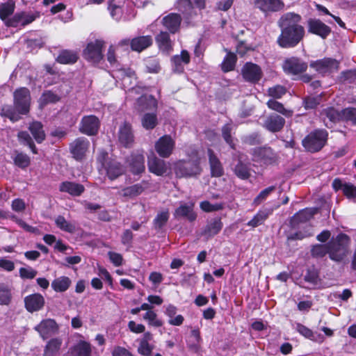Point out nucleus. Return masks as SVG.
Instances as JSON below:
<instances>
[{
	"mask_svg": "<svg viewBox=\"0 0 356 356\" xmlns=\"http://www.w3.org/2000/svg\"><path fill=\"white\" fill-rule=\"evenodd\" d=\"M350 238L345 234H339L328 243L330 258L335 261H342L348 254Z\"/></svg>",
	"mask_w": 356,
	"mask_h": 356,
	"instance_id": "nucleus-3",
	"label": "nucleus"
},
{
	"mask_svg": "<svg viewBox=\"0 0 356 356\" xmlns=\"http://www.w3.org/2000/svg\"><path fill=\"white\" fill-rule=\"evenodd\" d=\"M71 353L74 356H90V345L85 341H80L71 348Z\"/></svg>",
	"mask_w": 356,
	"mask_h": 356,
	"instance_id": "nucleus-38",
	"label": "nucleus"
},
{
	"mask_svg": "<svg viewBox=\"0 0 356 356\" xmlns=\"http://www.w3.org/2000/svg\"><path fill=\"white\" fill-rule=\"evenodd\" d=\"M99 127V119L95 115H88L82 118L79 130L84 134L92 136L97 133Z\"/></svg>",
	"mask_w": 356,
	"mask_h": 356,
	"instance_id": "nucleus-18",
	"label": "nucleus"
},
{
	"mask_svg": "<svg viewBox=\"0 0 356 356\" xmlns=\"http://www.w3.org/2000/svg\"><path fill=\"white\" fill-rule=\"evenodd\" d=\"M72 284V280L67 276H60L55 278L51 284L52 289L57 293H63L68 290Z\"/></svg>",
	"mask_w": 356,
	"mask_h": 356,
	"instance_id": "nucleus-31",
	"label": "nucleus"
},
{
	"mask_svg": "<svg viewBox=\"0 0 356 356\" xmlns=\"http://www.w3.org/2000/svg\"><path fill=\"white\" fill-rule=\"evenodd\" d=\"M119 142L125 147H131L134 141L131 126L124 123L120 126L118 131Z\"/></svg>",
	"mask_w": 356,
	"mask_h": 356,
	"instance_id": "nucleus-23",
	"label": "nucleus"
},
{
	"mask_svg": "<svg viewBox=\"0 0 356 356\" xmlns=\"http://www.w3.org/2000/svg\"><path fill=\"white\" fill-rule=\"evenodd\" d=\"M15 5L13 1H8L6 3L0 4V19L5 22L10 20L8 18L15 10Z\"/></svg>",
	"mask_w": 356,
	"mask_h": 356,
	"instance_id": "nucleus-40",
	"label": "nucleus"
},
{
	"mask_svg": "<svg viewBox=\"0 0 356 356\" xmlns=\"http://www.w3.org/2000/svg\"><path fill=\"white\" fill-rule=\"evenodd\" d=\"M13 96L15 108L9 106H4L1 110V115L15 122L19 119V114L25 115L29 113L31 95L29 90L24 87L17 89Z\"/></svg>",
	"mask_w": 356,
	"mask_h": 356,
	"instance_id": "nucleus-2",
	"label": "nucleus"
},
{
	"mask_svg": "<svg viewBox=\"0 0 356 356\" xmlns=\"http://www.w3.org/2000/svg\"><path fill=\"white\" fill-rule=\"evenodd\" d=\"M147 165L149 170L157 176H161L167 171L165 162L156 157L154 154L148 156Z\"/></svg>",
	"mask_w": 356,
	"mask_h": 356,
	"instance_id": "nucleus-21",
	"label": "nucleus"
},
{
	"mask_svg": "<svg viewBox=\"0 0 356 356\" xmlns=\"http://www.w3.org/2000/svg\"><path fill=\"white\" fill-rule=\"evenodd\" d=\"M318 211L317 208H306L296 213L292 218L293 222H303L310 220Z\"/></svg>",
	"mask_w": 356,
	"mask_h": 356,
	"instance_id": "nucleus-35",
	"label": "nucleus"
},
{
	"mask_svg": "<svg viewBox=\"0 0 356 356\" xmlns=\"http://www.w3.org/2000/svg\"><path fill=\"white\" fill-rule=\"evenodd\" d=\"M343 117L347 120L350 121L353 124H356V108H348L343 111Z\"/></svg>",
	"mask_w": 356,
	"mask_h": 356,
	"instance_id": "nucleus-63",
	"label": "nucleus"
},
{
	"mask_svg": "<svg viewBox=\"0 0 356 356\" xmlns=\"http://www.w3.org/2000/svg\"><path fill=\"white\" fill-rule=\"evenodd\" d=\"M200 207L205 212H213L222 209L223 204L220 203L211 204L209 201L200 202Z\"/></svg>",
	"mask_w": 356,
	"mask_h": 356,
	"instance_id": "nucleus-53",
	"label": "nucleus"
},
{
	"mask_svg": "<svg viewBox=\"0 0 356 356\" xmlns=\"http://www.w3.org/2000/svg\"><path fill=\"white\" fill-rule=\"evenodd\" d=\"M35 330L38 332L40 336L43 339H47L52 335L56 334L59 330L57 323L51 318H47L42 320L37 326Z\"/></svg>",
	"mask_w": 356,
	"mask_h": 356,
	"instance_id": "nucleus-15",
	"label": "nucleus"
},
{
	"mask_svg": "<svg viewBox=\"0 0 356 356\" xmlns=\"http://www.w3.org/2000/svg\"><path fill=\"white\" fill-rule=\"evenodd\" d=\"M129 170L134 175L141 174L145 171V156L143 150L133 152L126 160Z\"/></svg>",
	"mask_w": 356,
	"mask_h": 356,
	"instance_id": "nucleus-9",
	"label": "nucleus"
},
{
	"mask_svg": "<svg viewBox=\"0 0 356 356\" xmlns=\"http://www.w3.org/2000/svg\"><path fill=\"white\" fill-rule=\"evenodd\" d=\"M147 188V184L141 182L122 188L120 194L124 197L134 198L140 195Z\"/></svg>",
	"mask_w": 356,
	"mask_h": 356,
	"instance_id": "nucleus-28",
	"label": "nucleus"
},
{
	"mask_svg": "<svg viewBox=\"0 0 356 356\" xmlns=\"http://www.w3.org/2000/svg\"><path fill=\"white\" fill-rule=\"evenodd\" d=\"M10 301V291L7 287L0 284V305H8Z\"/></svg>",
	"mask_w": 356,
	"mask_h": 356,
	"instance_id": "nucleus-57",
	"label": "nucleus"
},
{
	"mask_svg": "<svg viewBox=\"0 0 356 356\" xmlns=\"http://www.w3.org/2000/svg\"><path fill=\"white\" fill-rule=\"evenodd\" d=\"M152 36H139L131 40V48L133 51L140 52L152 44Z\"/></svg>",
	"mask_w": 356,
	"mask_h": 356,
	"instance_id": "nucleus-30",
	"label": "nucleus"
},
{
	"mask_svg": "<svg viewBox=\"0 0 356 356\" xmlns=\"http://www.w3.org/2000/svg\"><path fill=\"white\" fill-rule=\"evenodd\" d=\"M138 109L140 111L145 110L155 109L157 106V102L151 95H143L137 101Z\"/></svg>",
	"mask_w": 356,
	"mask_h": 356,
	"instance_id": "nucleus-33",
	"label": "nucleus"
},
{
	"mask_svg": "<svg viewBox=\"0 0 356 356\" xmlns=\"http://www.w3.org/2000/svg\"><path fill=\"white\" fill-rule=\"evenodd\" d=\"M39 16L40 15L37 12L17 13L10 19V20L6 21V26L12 27L25 26L33 22L39 17Z\"/></svg>",
	"mask_w": 356,
	"mask_h": 356,
	"instance_id": "nucleus-10",
	"label": "nucleus"
},
{
	"mask_svg": "<svg viewBox=\"0 0 356 356\" xmlns=\"http://www.w3.org/2000/svg\"><path fill=\"white\" fill-rule=\"evenodd\" d=\"M327 139V132L325 130H315L305 138L302 145L309 152H316L323 148Z\"/></svg>",
	"mask_w": 356,
	"mask_h": 356,
	"instance_id": "nucleus-5",
	"label": "nucleus"
},
{
	"mask_svg": "<svg viewBox=\"0 0 356 356\" xmlns=\"http://www.w3.org/2000/svg\"><path fill=\"white\" fill-rule=\"evenodd\" d=\"M156 42L159 49L163 52H168L172 49V41L170 35L167 32L161 31L156 37Z\"/></svg>",
	"mask_w": 356,
	"mask_h": 356,
	"instance_id": "nucleus-39",
	"label": "nucleus"
},
{
	"mask_svg": "<svg viewBox=\"0 0 356 356\" xmlns=\"http://www.w3.org/2000/svg\"><path fill=\"white\" fill-rule=\"evenodd\" d=\"M13 159L14 164L22 169L27 168L31 163L30 157L27 154L17 151L15 152Z\"/></svg>",
	"mask_w": 356,
	"mask_h": 356,
	"instance_id": "nucleus-44",
	"label": "nucleus"
},
{
	"mask_svg": "<svg viewBox=\"0 0 356 356\" xmlns=\"http://www.w3.org/2000/svg\"><path fill=\"white\" fill-rule=\"evenodd\" d=\"M267 106L270 109L275 111L285 117L289 118L293 115L292 111L285 108L282 104L277 102L274 99H269L267 102Z\"/></svg>",
	"mask_w": 356,
	"mask_h": 356,
	"instance_id": "nucleus-42",
	"label": "nucleus"
},
{
	"mask_svg": "<svg viewBox=\"0 0 356 356\" xmlns=\"http://www.w3.org/2000/svg\"><path fill=\"white\" fill-rule=\"evenodd\" d=\"M62 345V339L53 338L45 346L43 356H55L59 351Z\"/></svg>",
	"mask_w": 356,
	"mask_h": 356,
	"instance_id": "nucleus-36",
	"label": "nucleus"
},
{
	"mask_svg": "<svg viewBox=\"0 0 356 356\" xmlns=\"http://www.w3.org/2000/svg\"><path fill=\"white\" fill-rule=\"evenodd\" d=\"M233 126L230 124L224 125L222 128V135L226 143L232 147L234 148V144L232 137Z\"/></svg>",
	"mask_w": 356,
	"mask_h": 356,
	"instance_id": "nucleus-51",
	"label": "nucleus"
},
{
	"mask_svg": "<svg viewBox=\"0 0 356 356\" xmlns=\"http://www.w3.org/2000/svg\"><path fill=\"white\" fill-rule=\"evenodd\" d=\"M191 56L188 51L182 50L180 54L175 55L171 58L172 71L176 73H182L185 65L190 63Z\"/></svg>",
	"mask_w": 356,
	"mask_h": 356,
	"instance_id": "nucleus-20",
	"label": "nucleus"
},
{
	"mask_svg": "<svg viewBox=\"0 0 356 356\" xmlns=\"http://www.w3.org/2000/svg\"><path fill=\"white\" fill-rule=\"evenodd\" d=\"M300 15L294 13H287L280 17L277 24L281 29V33L277 40L280 47H295L303 39L305 31L300 24Z\"/></svg>",
	"mask_w": 356,
	"mask_h": 356,
	"instance_id": "nucleus-1",
	"label": "nucleus"
},
{
	"mask_svg": "<svg viewBox=\"0 0 356 356\" xmlns=\"http://www.w3.org/2000/svg\"><path fill=\"white\" fill-rule=\"evenodd\" d=\"M327 253L329 254L328 243L325 245H316L312 249V254L316 257H323Z\"/></svg>",
	"mask_w": 356,
	"mask_h": 356,
	"instance_id": "nucleus-56",
	"label": "nucleus"
},
{
	"mask_svg": "<svg viewBox=\"0 0 356 356\" xmlns=\"http://www.w3.org/2000/svg\"><path fill=\"white\" fill-rule=\"evenodd\" d=\"M201 172L200 161H179L175 164V172L177 177H193L199 175Z\"/></svg>",
	"mask_w": 356,
	"mask_h": 356,
	"instance_id": "nucleus-6",
	"label": "nucleus"
},
{
	"mask_svg": "<svg viewBox=\"0 0 356 356\" xmlns=\"http://www.w3.org/2000/svg\"><path fill=\"white\" fill-rule=\"evenodd\" d=\"M236 62V56L234 53L228 52L222 63L223 72H229L234 70Z\"/></svg>",
	"mask_w": 356,
	"mask_h": 356,
	"instance_id": "nucleus-47",
	"label": "nucleus"
},
{
	"mask_svg": "<svg viewBox=\"0 0 356 356\" xmlns=\"http://www.w3.org/2000/svg\"><path fill=\"white\" fill-rule=\"evenodd\" d=\"M254 6L264 13L277 12L284 8L282 0H254Z\"/></svg>",
	"mask_w": 356,
	"mask_h": 356,
	"instance_id": "nucleus-19",
	"label": "nucleus"
},
{
	"mask_svg": "<svg viewBox=\"0 0 356 356\" xmlns=\"http://www.w3.org/2000/svg\"><path fill=\"white\" fill-rule=\"evenodd\" d=\"M241 73L246 81L253 83L258 82L263 74L261 67L252 63H246L242 67Z\"/></svg>",
	"mask_w": 356,
	"mask_h": 356,
	"instance_id": "nucleus-16",
	"label": "nucleus"
},
{
	"mask_svg": "<svg viewBox=\"0 0 356 356\" xmlns=\"http://www.w3.org/2000/svg\"><path fill=\"white\" fill-rule=\"evenodd\" d=\"M78 59L77 54L69 50L62 51L58 56L56 60L61 64H73Z\"/></svg>",
	"mask_w": 356,
	"mask_h": 356,
	"instance_id": "nucleus-41",
	"label": "nucleus"
},
{
	"mask_svg": "<svg viewBox=\"0 0 356 356\" xmlns=\"http://www.w3.org/2000/svg\"><path fill=\"white\" fill-rule=\"evenodd\" d=\"M29 130L38 143H41L44 140L45 133L43 129V125L41 122L38 121L32 122L29 126Z\"/></svg>",
	"mask_w": 356,
	"mask_h": 356,
	"instance_id": "nucleus-32",
	"label": "nucleus"
},
{
	"mask_svg": "<svg viewBox=\"0 0 356 356\" xmlns=\"http://www.w3.org/2000/svg\"><path fill=\"white\" fill-rule=\"evenodd\" d=\"M19 275L22 279H33L38 272L31 267L21 268L19 270Z\"/></svg>",
	"mask_w": 356,
	"mask_h": 356,
	"instance_id": "nucleus-61",
	"label": "nucleus"
},
{
	"mask_svg": "<svg viewBox=\"0 0 356 356\" xmlns=\"http://www.w3.org/2000/svg\"><path fill=\"white\" fill-rule=\"evenodd\" d=\"M177 8L180 12L187 16L192 15L193 6L191 0H179L177 2Z\"/></svg>",
	"mask_w": 356,
	"mask_h": 356,
	"instance_id": "nucleus-50",
	"label": "nucleus"
},
{
	"mask_svg": "<svg viewBox=\"0 0 356 356\" xmlns=\"http://www.w3.org/2000/svg\"><path fill=\"white\" fill-rule=\"evenodd\" d=\"M321 101L320 97H307L305 99L304 104L307 109H312L316 108Z\"/></svg>",
	"mask_w": 356,
	"mask_h": 356,
	"instance_id": "nucleus-64",
	"label": "nucleus"
},
{
	"mask_svg": "<svg viewBox=\"0 0 356 356\" xmlns=\"http://www.w3.org/2000/svg\"><path fill=\"white\" fill-rule=\"evenodd\" d=\"M275 190V187L272 186L261 191L259 194L254 198V204L259 205L262 202H264L267 198V197Z\"/></svg>",
	"mask_w": 356,
	"mask_h": 356,
	"instance_id": "nucleus-58",
	"label": "nucleus"
},
{
	"mask_svg": "<svg viewBox=\"0 0 356 356\" xmlns=\"http://www.w3.org/2000/svg\"><path fill=\"white\" fill-rule=\"evenodd\" d=\"M141 122L145 129H152L158 123L156 115L154 113H147L143 116Z\"/></svg>",
	"mask_w": 356,
	"mask_h": 356,
	"instance_id": "nucleus-45",
	"label": "nucleus"
},
{
	"mask_svg": "<svg viewBox=\"0 0 356 356\" xmlns=\"http://www.w3.org/2000/svg\"><path fill=\"white\" fill-rule=\"evenodd\" d=\"M175 147V140L169 135L161 137L155 143V149L162 158H168Z\"/></svg>",
	"mask_w": 356,
	"mask_h": 356,
	"instance_id": "nucleus-11",
	"label": "nucleus"
},
{
	"mask_svg": "<svg viewBox=\"0 0 356 356\" xmlns=\"http://www.w3.org/2000/svg\"><path fill=\"white\" fill-rule=\"evenodd\" d=\"M60 99L59 97L51 91L44 92L40 97V101L44 104L54 103Z\"/></svg>",
	"mask_w": 356,
	"mask_h": 356,
	"instance_id": "nucleus-59",
	"label": "nucleus"
},
{
	"mask_svg": "<svg viewBox=\"0 0 356 356\" xmlns=\"http://www.w3.org/2000/svg\"><path fill=\"white\" fill-rule=\"evenodd\" d=\"M24 303L25 307L29 312H37L44 307V299L41 294L33 293L24 298Z\"/></svg>",
	"mask_w": 356,
	"mask_h": 356,
	"instance_id": "nucleus-22",
	"label": "nucleus"
},
{
	"mask_svg": "<svg viewBox=\"0 0 356 356\" xmlns=\"http://www.w3.org/2000/svg\"><path fill=\"white\" fill-rule=\"evenodd\" d=\"M296 330L301 335L312 341L317 342H323L324 341V337L323 335L314 332L312 330L300 323L297 324Z\"/></svg>",
	"mask_w": 356,
	"mask_h": 356,
	"instance_id": "nucleus-34",
	"label": "nucleus"
},
{
	"mask_svg": "<svg viewBox=\"0 0 356 356\" xmlns=\"http://www.w3.org/2000/svg\"><path fill=\"white\" fill-rule=\"evenodd\" d=\"M222 228V222L220 219L211 220L205 227L203 234L207 237H213L216 235Z\"/></svg>",
	"mask_w": 356,
	"mask_h": 356,
	"instance_id": "nucleus-37",
	"label": "nucleus"
},
{
	"mask_svg": "<svg viewBox=\"0 0 356 356\" xmlns=\"http://www.w3.org/2000/svg\"><path fill=\"white\" fill-rule=\"evenodd\" d=\"M209 161L212 177H219L223 175V168L212 149H208Z\"/></svg>",
	"mask_w": 356,
	"mask_h": 356,
	"instance_id": "nucleus-29",
	"label": "nucleus"
},
{
	"mask_svg": "<svg viewBox=\"0 0 356 356\" xmlns=\"http://www.w3.org/2000/svg\"><path fill=\"white\" fill-rule=\"evenodd\" d=\"M107 156L106 152H101L97 157V161L104 167L108 177L113 180L124 172V168L120 162L115 160L108 161Z\"/></svg>",
	"mask_w": 356,
	"mask_h": 356,
	"instance_id": "nucleus-7",
	"label": "nucleus"
},
{
	"mask_svg": "<svg viewBox=\"0 0 356 356\" xmlns=\"http://www.w3.org/2000/svg\"><path fill=\"white\" fill-rule=\"evenodd\" d=\"M307 31L309 33L316 35L322 39H325L331 33V29L318 19H309L307 20Z\"/></svg>",
	"mask_w": 356,
	"mask_h": 356,
	"instance_id": "nucleus-17",
	"label": "nucleus"
},
{
	"mask_svg": "<svg viewBox=\"0 0 356 356\" xmlns=\"http://www.w3.org/2000/svg\"><path fill=\"white\" fill-rule=\"evenodd\" d=\"M285 124V120L278 115H270L266 118L264 127L271 132L280 131Z\"/></svg>",
	"mask_w": 356,
	"mask_h": 356,
	"instance_id": "nucleus-26",
	"label": "nucleus"
},
{
	"mask_svg": "<svg viewBox=\"0 0 356 356\" xmlns=\"http://www.w3.org/2000/svg\"><path fill=\"white\" fill-rule=\"evenodd\" d=\"M286 92V88L280 85L275 86L272 88H268V93L269 96L274 99L281 98Z\"/></svg>",
	"mask_w": 356,
	"mask_h": 356,
	"instance_id": "nucleus-55",
	"label": "nucleus"
},
{
	"mask_svg": "<svg viewBox=\"0 0 356 356\" xmlns=\"http://www.w3.org/2000/svg\"><path fill=\"white\" fill-rule=\"evenodd\" d=\"M143 319L152 326L158 327L163 325L162 321L158 318L157 314L154 311L146 312L143 315Z\"/></svg>",
	"mask_w": 356,
	"mask_h": 356,
	"instance_id": "nucleus-48",
	"label": "nucleus"
},
{
	"mask_svg": "<svg viewBox=\"0 0 356 356\" xmlns=\"http://www.w3.org/2000/svg\"><path fill=\"white\" fill-rule=\"evenodd\" d=\"M55 223L56 226L61 230L69 232L74 233L76 230L75 224L67 221L63 216H58L56 220Z\"/></svg>",
	"mask_w": 356,
	"mask_h": 356,
	"instance_id": "nucleus-43",
	"label": "nucleus"
},
{
	"mask_svg": "<svg viewBox=\"0 0 356 356\" xmlns=\"http://www.w3.org/2000/svg\"><path fill=\"white\" fill-rule=\"evenodd\" d=\"M104 44V41L99 40L88 43L83 53L86 59L93 63L99 62L103 58Z\"/></svg>",
	"mask_w": 356,
	"mask_h": 356,
	"instance_id": "nucleus-13",
	"label": "nucleus"
},
{
	"mask_svg": "<svg viewBox=\"0 0 356 356\" xmlns=\"http://www.w3.org/2000/svg\"><path fill=\"white\" fill-rule=\"evenodd\" d=\"M194 203L190 202L188 204L181 203L179 207L176 209L174 213L175 218H186L189 221H194L197 215L193 211Z\"/></svg>",
	"mask_w": 356,
	"mask_h": 356,
	"instance_id": "nucleus-24",
	"label": "nucleus"
},
{
	"mask_svg": "<svg viewBox=\"0 0 356 356\" xmlns=\"http://www.w3.org/2000/svg\"><path fill=\"white\" fill-rule=\"evenodd\" d=\"M153 349L154 346L150 345L149 343L140 341L138 352L142 355L150 356Z\"/></svg>",
	"mask_w": 356,
	"mask_h": 356,
	"instance_id": "nucleus-62",
	"label": "nucleus"
},
{
	"mask_svg": "<svg viewBox=\"0 0 356 356\" xmlns=\"http://www.w3.org/2000/svg\"><path fill=\"white\" fill-rule=\"evenodd\" d=\"M181 22V17L177 13H170L162 19V24L171 33H175L179 30Z\"/></svg>",
	"mask_w": 356,
	"mask_h": 356,
	"instance_id": "nucleus-25",
	"label": "nucleus"
},
{
	"mask_svg": "<svg viewBox=\"0 0 356 356\" xmlns=\"http://www.w3.org/2000/svg\"><path fill=\"white\" fill-rule=\"evenodd\" d=\"M108 9L111 17L118 21L122 18L130 19L134 16L133 3L128 0H111Z\"/></svg>",
	"mask_w": 356,
	"mask_h": 356,
	"instance_id": "nucleus-4",
	"label": "nucleus"
},
{
	"mask_svg": "<svg viewBox=\"0 0 356 356\" xmlns=\"http://www.w3.org/2000/svg\"><path fill=\"white\" fill-rule=\"evenodd\" d=\"M90 146V142L83 137L75 139L70 145V153L74 159L81 161L84 159Z\"/></svg>",
	"mask_w": 356,
	"mask_h": 356,
	"instance_id": "nucleus-14",
	"label": "nucleus"
},
{
	"mask_svg": "<svg viewBox=\"0 0 356 356\" xmlns=\"http://www.w3.org/2000/svg\"><path fill=\"white\" fill-rule=\"evenodd\" d=\"M321 115L326 117L331 122H335L339 118V113L334 108H327L321 112Z\"/></svg>",
	"mask_w": 356,
	"mask_h": 356,
	"instance_id": "nucleus-60",
	"label": "nucleus"
},
{
	"mask_svg": "<svg viewBox=\"0 0 356 356\" xmlns=\"http://www.w3.org/2000/svg\"><path fill=\"white\" fill-rule=\"evenodd\" d=\"M282 68L288 74L297 75L306 71L307 64L298 57H291L284 61Z\"/></svg>",
	"mask_w": 356,
	"mask_h": 356,
	"instance_id": "nucleus-12",
	"label": "nucleus"
},
{
	"mask_svg": "<svg viewBox=\"0 0 356 356\" xmlns=\"http://www.w3.org/2000/svg\"><path fill=\"white\" fill-rule=\"evenodd\" d=\"M17 136L19 141L22 144L29 146L33 154L38 153L37 148L33 143V140L28 132L19 131Z\"/></svg>",
	"mask_w": 356,
	"mask_h": 356,
	"instance_id": "nucleus-46",
	"label": "nucleus"
},
{
	"mask_svg": "<svg viewBox=\"0 0 356 356\" xmlns=\"http://www.w3.org/2000/svg\"><path fill=\"white\" fill-rule=\"evenodd\" d=\"M268 213L266 211H259L252 220L248 222V225L252 227H257L262 225L267 219Z\"/></svg>",
	"mask_w": 356,
	"mask_h": 356,
	"instance_id": "nucleus-49",
	"label": "nucleus"
},
{
	"mask_svg": "<svg viewBox=\"0 0 356 356\" xmlns=\"http://www.w3.org/2000/svg\"><path fill=\"white\" fill-rule=\"evenodd\" d=\"M234 171L236 176L242 179H247L250 175L249 168L242 163H238L236 165Z\"/></svg>",
	"mask_w": 356,
	"mask_h": 356,
	"instance_id": "nucleus-52",
	"label": "nucleus"
},
{
	"mask_svg": "<svg viewBox=\"0 0 356 356\" xmlns=\"http://www.w3.org/2000/svg\"><path fill=\"white\" fill-rule=\"evenodd\" d=\"M310 67L319 74L326 75L337 72L339 69V62L334 58H324L311 62Z\"/></svg>",
	"mask_w": 356,
	"mask_h": 356,
	"instance_id": "nucleus-8",
	"label": "nucleus"
},
{
	"mask_svg": "<svg viewBox=\"0 0 356 356\" xmlns=\"http://www.w3.org/2000/svg\"><path fill=\"white\" fill-rule=\"evenodd\" d=\"M169 213L168 211L159 213L154 220V225L156 229L161 228L168 221Z\"/></svg>",
	"mask_w": 356,
	"mask_h": 356,
	"instance_id": "nucleus-54",
	"label": "nucleus"
},
{
	"mask_svg": "<svg viewBox=\"0 0 356 356\" xmlns=\"http://www.w3.org/2000/svg\"><path fill=\"white\" fill-rule=\"evenodd\" d=\"M59 190L72 196H80L85 191L84 186L73 181H63L59 186Z\"/></svg>",
	"mask_w": 356,
	"mask_h": 356,
	"instance_id": "nucleus-27",
	"label": "nucleus"
}]
</instances>
